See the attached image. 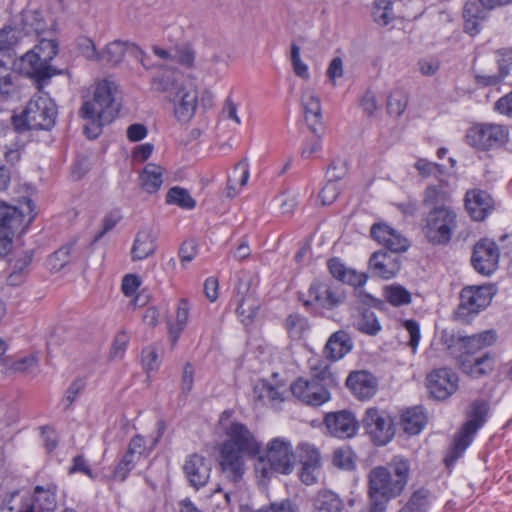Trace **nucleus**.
Here are the masks:
<instances>
[{"label":"nucleus","mask_w":512,"mask_h":512,"mask_svg":"<svg viewBox=\"0 0 512 512\" xmlns=\"http://www.w3.org/2000/svg\"><path fill=\"white\" fill-rule=\"evenodd\" d=\"M230 416V411H224L219 419L225 436L218 449L219 466L230 482L237 483L245 473V458L256 457L262 447L246 425L229 421Z\"/></svg>","instance_id":"f257e3e1"},{"label":"nucleus","mask_w":512,"mask_h":512,"mask_svg":"<svg viewBox=\"0 0 512 512\" xmlns=\"http://www.w3.org/2000/svg\"><path fill=\"white\" fill-rule=\"evenodd\" d=\"M409 471V462L402 457H394L387 465L369 471L367 493L371 512H386L389 501L402 494Z\"/></svg>","instance_id":"f03ea898"},{"label":"nucleus","mask_w":512,"mask_h":512,"mask_svg":"<svg viewBox=\"0 0 512 512\" xmlns=\"http://www.w3.org/2000/svg\"><path fill=\"white\" fill-rule=\"evenodd\" d=\"M116 85L108 80L100 81L96 84L93 96L85 100L79 111L80 115L90 121L89 125L84 126V133L88 138H96L101 127L110 123L117 112L115 104Z\"/></svg>","instance_id":"7ed1b4c3"},{"label":"nucleus","mask_w":512,"mask_h":512,"mask_svg":"<svg viewBox=\"0 0 512 512\" xmlns=\"http://www.w3.org/2000/svg\"><path fill=\"white\" fill-rule=\"evenodd\" d=\"M255 472L258 477L269 479L274 472L288 475L292 473L296 455L292 443L284 437L271 439L263 455H257Z\"/></svg>","instance_id":"20e7f679"},{"label":"nucleus","mask_w":512,"mask_h":512,"mask_svg":"<svg viewBox=\"0 0 512 512\" xmlns=\"http://www.w3.org/2000/svg\"><path fill=\"white\" fill-rule=\"evenodd\" d=\"M57 108L47 94L33 96L21 115L13 117V125L18 131L50 130L56 122Z\"/></svg>","instance_id":"39448f33"},{"label":"nucleus","mask_w":512,"mask_h":512,"mask_svg":"<svg viewBox=\"0 0 512 512\" xmlns=\"http://www.w3.org/2000/svg\"><path fill=\"white\" fill-rule=\"evenodd\" d=\"M457 226V215L451 206L432 208L424 218L423 233L434 245H445Z\"/></svg>","instance_id":"423d86ee"},{"label":"nucleus","mask_w":512,"mask_h":512,"mask_svg":"<svg viewBox=\"0 0 512 512\" xmlns=\"http://www.w3.org/2000/svg\"><path fill=\"white\" fill-rule=\"evenodd\" d=\"M496 293L493 285L467 286L461 290L460 304L455 312L456 319L468 324L480 311L485 309Z\"/></svg>","instance_id":"0eeeda50"},{"label":"nucleus","mask_w":512,"mask_h":512,"mask_svg":"<svg viewBox=\"0 0 512 512\" xmlns=\"http://www.w3.org/2000/svg\"><path fill=\"white\" fill-rule=\"evenodd\" d=\"M509 129L497 123H478L466 133L468 145L479 151H489L505 146L509 142Z\"/></svg>","instance_id":"6e6552de"},{"label":"nucleus","mask_w":512,"mask_h":512,"mask_svg":"<svg viewBox=\"0 0 512 512\" xmlns=\"http://www.w3.org/2000/svg\"><path fill=\"white\" fill-rule=\"evenodd\" d=\"M488 412L486 401H475L471 405L469 419L464 423L461 430L455 435L453 447L446 462H454L470 445L477 430L485 423Z\"/></svg>","instance_id":"1a4fd4ad"},{"label":"nucleus","mask_w":512,"mask_h":512,"mask_svg":"<svg viewBox=\"0 0 512 512\" xmlns=\"http://www.w3.org/2000/svg\"><path fill=\"white\" fill-rule=\"evenodd\" d=\"M362 426L371 441L377 446L386 445L395 435L391 417L383 410L369 408L362 418Z\"/></svg>","instance_id":"9d476101"},{"label":"nucleus","mask_w":512,"mask_h":512,"mask_svg":"<svg viewBox=\"0 0 512 512\" xmlns=\"http://www.w3.org/2000/svg\"><path fill=\"white\" fill-rule=\"evenodd\" d=\"M168 100L173 104V113L179 122L187 123L195 115L198 105V90L191 82L182 83L172 91Z\"/></svg>","instance_id":"9b49d317"},{"label":"nucleus","mask_w":512,"mask_h":512,"mask_svg":"<svg viewBox=\"0 0 512 512\" xmlns=\"http://www.w3.org/2000/svg\"><path fill=\"white\" fill-rule=\"evenodd\" d=\"M290 389L296 399L311 406H320L329 401L331 397L325 384L303 377L296 379Z\"/></svg>","instance_id":"f8f14e48"},{"label":"nucleus","mask_w":512,"mask_h":512,"mask_svg":"<svg viewBox=\"0 0 512 512\" xmlns=\"http://www.w3.org/2000/svg\"><path fill=\"white\" fill-rule=\"evenodd\" d=\"M15 66L20 74L34 79L39 90L56 73L50 64L29 51L15 62Z\"/></svg>","instance_id":"ddd939ff"},{"label":"nucleus","mask_w":512,"mask_h":512,"mask_svg":"<svg viewBox=\"0 0 512 512\" xmlns=\"http://www.w3.org/2000/svg\"><path fill=\"white\" fill-rule=\"evenodd\" d=\"M499 249L496 243L490 239L478 241L472 254V265L482 275H491L498 267Z\"/></svg>","instance_id":"4468645a"},{"label":"nucleus","mask_w":512,"mask_h":512,"mask_svg":"<svg viewBox=\"0 0 512 512\" xmlns=\"http://www.w3.org/2000/svg\"><path fill=\"white\" fill-rule=\"evenodd\" d=\"M427 388L435 399L445 400L456 392L458 377L446 368L433 370L427 375Z\"/></svg>","instance_id":"2eb2a0df"},{"label":"nucleus","mask_w":512,"mask_h":512,"mask_svg":"<svg viewBox=\"0 0 512 512\" xmlns=\"http://www.w3.org/2000/svg\"><path fill=\"white\" fill-rule=\"evenodd\" d=\"M211 470L210 460L197 453L188 456L183 465V472L188 483L196 490L208 483Z\"/></svg>","instance_id":"dca6fc26"},{"label":"nucleus","mask_w":512,"mask_h":512,"mask_svg":"<svg viewBox=\"0 0 512 512\" xmlns=\"http://www.w3.org/2000/svg\"><path fill=\"white\" fill-rule=\"evenodd\" d=\"M57 507L54 489L37 486L32 495L21 498L18 512H54Z\"/></svg>","instance_id":"f3484780"},{"label":"nucleus","mask_w":512,"mask_h":512,"mask_svg":"<svg viewBox=\"0 0 512 512\" xmlns=\"http://www.w3.org/2000/svg\"><path fill=\"white\" fill-rule=\"evenodd\" d=\"M324 423L331 435L341 439L353 437L358 427L355 416L346 410L328 413Z\"/></svg>","instance_id":"a211bd4d"},{"label":"nucleus","mask_w":512,"mask_h":512,"mask_svg":"<svg viewBox=\"0 0 512 512\" xmlns=\"http://www.w3.org/2000/svg\"><path fill=\"white\" fill-rule=\"evenodd\" d=\"M309 296L326 309H332L345 300V292L339 284L315 282L309 288Z\"/></svg>","instance_id":"6ab92c4d"},{"label":"nucleus","mask_w":512,"mask_h":512,"mask_svg":"<svg viewBox=\"0 0 512 512\" xmlns=\"http://www.w3.org/2000/svg\"><path fill=\"white\" fill-rule=\"evenodd\" d=\"M157 239L158 234L153 228H141L137 232L131 248L132 261H142L154 255L157 249Z\"/></svg>","instance_id":"aec40b11"},{"label":"nucleus","mask_w":512,"mask_h":512,"mask_svg":"<svg viewBox=\"0 0 512 512\" xmlns=\"http://www.w3.org/2000/svg\"><path fill=\"white\" fill-rule=\"evenodd\" d=\"M371 236L374 240L385 246L392 253L404 252L409 244L405 237L398 231L385 224H374L371 228Z\"/></svg>","instance_id":"412c9836"},{"label":"nucleus","mask_w":512,"mask_h":512,"mask_svg":"<svg viewBox=\"0 0 512 512\" xmlns=\"http://www.w3.org/2000/svg\"><path fill=\"white\" fill-rule=\"evenodd\" d=\"M369 266L375 276L383 279L394 277L401 268L399 256L388 251L374 252L370 257Z\"/></svg>","instance_id":"4be33fe9"},{"label":"nucleus","mask_w":512,"mask_h":512,"mask_svg":"<svg viewBox=\"0 0 512 512\" xmlns=\"http://www.w3.org/2000/svg\"><path fill=\"white\" fill-rule=\"evenodd\" d=\"M465 207L476 221H482L493 210L494 201L485 191L473 189L465 195Z\"/></svg>","instance_id":"5701e85b"},{"label":"nucleus","mask_w":512,"mask_h":512,"mask_svg":"<svg viewBox=\"0 0 512 512\" xmlns=\"http://www.w3.org/2000/svg\"><path fill=\"white\" fill-rule=\"evenodd\" d=\"M498 73L492 75L477 74L475 80L482 87L496 86L501 83L512 69V49L503 48L496 52Z\"/></svg>","instance_id":"b1692460"},{"label":"nucleus","mask_w":512,"mask_h":512,"mask_svg":"<svg viewBox=\"0 0 512 512\" xmlns=\"http://www.w3.org/2000/svg\"><path fill=\"white\" fill-rule=\"evenodd\" d=\"M346 385L361 400L371 398L377 391V380L367 371L351 372Z\"/></svg>","instance_id":"393cba45"},{"label":"nucleus","mask_w":512,"mask_h":512,"mask_svg":"<svg viewBox=\"0 0 512 512\" xmlns=\"http://www.w3.org/2000/svg\"><path fill=\"white\" fill-rule=\"evenodd\" d=\"M25 227V217L16 207L6 206L0 211V236L6 235L9 241V251L16 232ZM2 237H0L1 239Z\"/></svg>","instance_id":"a878e982"},{"label":"nucleus","mask_w":512,"mask_h":512,"mask_svg":"<svg viewBox=\"0 0 512 512\" xmlns=\"http://www.w3.org/2000/svg\"><path fill=\"white\" fill-rule=\"evenodd\" d=\"M352 347L353 343L349 334L344 330H339L329 337L323 352L326 358L336 361L349 353Z\"/></svg>","instance_id":"bb28decb"},{"label":"nucleus","mask_w":512,"mask_h":512,"mask_svg":"<svg viewBox=\"0 0 512 512\" xmlns=\"http://www.w3.org/2000/svg\"><path fill=\"white\" fill-rule=\"evenodd\" d=\"M495 339V333L492 330H486L471 336H459L457 343L463 350V354L461 356H467L470 358L479 350L492 345Z\"/></svg>","instance_id":"cd10ccee"},{"label":"nucleus","mask_w":512,"mask_h":512,"mask_svg":"<svg viewBox=\"0 0 512 512\" xmlns=\"http://www.w3.org/2000/svg\"><path fill=\"white\" fill-rule=\"evenodd\" d=\"M33 253L31 250L19 251L10 260V273L7 283L11 286L22 284L28 274V267L31 264Z\"/></svg>","instance_id":"c85d7f7f"},{"label":"nucleus","mask_w":512,"mask_h":512,"mask_svg":"<svg viewBox=\"0 0 512 512\" xmlns=\"http://www.w3.org/2000/svg\"><path fill=\"white\" fill-rule=\"evenodd\" d=\"M302 106L305 120L310 129L315 132L316 125L320 124L322 118V109L319 97L310 89H305L302 93Z\"/></svg>","instance_id":"c756f323"},{"label":"nucleus","mask_w":512,"mask_h":512,"mask_svg":"<svg viewBox=\"0 0 512 512\" xmlns=\"http://www.w3.org/2000/svg\"><path fill=\"white\" fill-rule=\"evenodd\" d=\"M459 365L464 373L474 378L482 377L493 369V361L488 354L479 358L460 356Z\"/></svg>","instance_id":"7c9ffc66"},{"label":"nucleus","mask_w":512,"mask_h":512,"mask_svg":"<svg viewBox=\"0 0 512 512\" xmlns=\"http://www.w3.org/2000/svg\"><path fill=\"white\" fill-rule=\"evenodd\" d=\"M130 49L142 53V51L133 43L114 40L108 43L100 53L99 61L116 66L123 60L126 51Z\"/></svg>","instance_id":"2f4dec72"},{"label":"nucleus","mask_w":512,"mask_h":512,"mask_svg":"<svg viewBox=\"0 0 512 512\" xmlns=\"http://www.w3.org/2000/svg\"><path fill=\"white\" fill-rule=\"evenodd\" d=\"M164 169L154 163H148L140 173V186L149 193L157 192L163 183Z\"/></svg>","instance_id":"473e14b6"},{"label":"nucleus","mask_w":512,"mask_h":512,"mask_svg":"<svg viewBox=\"0 0 512 512\" xmlns=\"http://www.w3.org/2000/svg\"><path fill=\"white\" fill-rule=\"evenodd\" d=\"M253 396L255 401L258 403L262 405H271L272 407H277L284 401L279 389L267 381H260L254 386Z\"/></svg>","instance_id":"72a5a7b5"},{"label":"nucleus","mask_w":512,"mask_h":512,"mask_svg":"<svg viewBox=\"0 0 512 512\" xmlns=\"http://www.w3.org/2000/svg\"><path fill=\"white\" fill-rule=\"evenodd\" d=\"M426 415L420 407L406 410L401 417V425L405 433L418 434L426 424Z\"/></svg>","instance_id":"f704fd0d"},{"label":"nucleus","mask_w":512,"mask_h":512,"mask_svg":"<svg viewBox=\"0 0 512 512\" xmlns=\"http://www.w3.org/2000/svg\"><path fill=\"white\" fill-rule=\"evenodd\" d=\"M21 31L24 35H40L46 30V22L37 10H25L20 19Z\"/></svg>","instance_id":"c9c22d12"},{"label":"nucleus","mask_w":512,"mask_h":512,"mask_svg":"<svg viewBox=\"0 0 512 512\" xmlns=\"http://www.w3.org/2000/svg\"><path fill=\"white\" fill-rule=\"evenodd\" d=\"M450 193L447 186L443 183L429 185L423 194V205L427 208H436L437 206H449Z\"/></svg>","instance_id":"e433bc0d"},{"label":"nucleus","mask_w":512,"mask_h":512,"mask_svg":"<svg viewBox=\"0 0 512 512\" xmlns=\"http://www.w3.org/2000/svg\"><path fill=\"white\" fill-rule=\"evenodd\" d=\"M249 179V168L248 162L246 159L238 162L232 173L228 177L227 189L228 196L234 197L240 188L244 187L247 184Z\"/></svg>","instance_id":"4c0bfd02"},{"label":"nucleus","mask_w":512,"mask_h":512,"mask_svg":"<svg viewBox=\"0 0 512 512\" xmlns=\"http://www.w3.org/2000/svg\"><path fill=\"white\" fill-rule=\"evenodd\" d=\"M310 373L312 377L311 380L325 384L327 388L332 385H337L336 375L331 371L330 366L322 360L314 359L310 361Z\"/></svg>","instance_id":"58836bf2"},{"label":"nucleus","mask_w":512,"mask_h":512,"mask_svg":"<svg viewBox=\"0 0 512 512\" xmlns=\"http://www.w3.org/2000/svg\"><path fill=\"white\" fill-rule=\"evenodd\" d=\"M489 10L483 0H467L463 7V17L467 29H474L478 19L485 18V11Z\"/></svg>","instance_id":"ea45409f"},{"label":"nucleus","mask_w":512,"mask_h":512,"mask_svg":"<svg viewBox=\"0 0 512 512\" xmlns=\"http://www.w3.org/2000/svg\"><path fill=\"white\" fill-rule=\"evenodd\" d=\"M354 327L361 333L375 336L381 330V325L376 317V314L370 310L365 309L355 320Z\"/></svg>","instance_id":"a19ab883"},{"label":"nucleus","mask_w":512,"mask_h":512,"mask_svg":"<svg viewBox=\"0 0 512 512\" xmlns=\"http://www.w3.org/2000/svg\"><path fill=\"white\" fill-rule=\"evenodd\" d=\"M189 316V304L186 299H181L176 312V323L169 325V335L175 344L183 331Z\"/></svg>","instance_id":"79ce46f5"},{"label":"nucleus","mask_w":512,"mask_h":512,"mask_svg":"<svg viewBox=\"0 0 512 512\" xmlns=\"http://www.w3.org/2000/svg\"><path fill=\"white\" fill-rule=\"evenodd\" d=\"M182 83L172 71H165L161 76L153 78L152 82L156 91L167 94V99L171 96L172 91L176 90Z\"/></svg>","instance_id":"37998d69"},{"label":"nucleus","mask_w":512,"mask_h":512,"mask_svg":"<svg viewBox=\"0 0 512 512\" xmlns=\"http://www.w3.org/2000/svg\"><path fill=\"white\" fill-rule=\"evenodd\" d=\"M342 500L333 492L325 491L319 494L316 501V512H341Z\"/></svg>","instance_id":"c03bdc74"},{"label":"nucleus","mask_w":512,"mask_h":512,"mask_svg":"<svg viewBox=\"0 0 512 512\" xmlns=\"http://www.w3.org/2000/svg\"><path fill=\"white\" fill-rule=\"evenodd\" d=\"M237 301L236 313L243 323H249L255 317L260 303L257 297H245Z\"/></svg>","instance_id":"a18cd8bd"},{"label":"nucleus","mask_w":512,"mask_h":512,"mask_svg":"<svg viewBox=\"0 0 512 512\" xmlns=\"http://www.w3.org/2000/svg\"><path fill=\"white\" fill-rule=\"evenodd\" d=\"M429 507V493L424 489L415 491L398 512H426Z\"/></svg>","instance_id":"49530a36"},{"label":"nucleus","mask_w":512,"mask_h":512,"mask_svg":"<svg viewBox=\"0 0 512 512\" xmlns=\"http://www.w3.org/2000/svg\"><path fill=\"white\" fill-rule=\"evenodd\" d=\"M166 202L184 209H192L196 204L186 189L177 186L168 191L166 195Z\"/></svg>","instance_id":"de8ad7c7"},{"label":"nucleus","mask_w":512,"mask_h":512,"mask_svg":"<svg viewBox=\"0 0 512 512\" xmlns=\"http://www.w3.org/2000/svg\"><path fill=\"white\" fill-rule=\"evenodd\" d=\"M390 0H374L372 7V17L375 23L380 26H386L393 18Z\"/></svg>","instance_id":"09e8293b"},{"label":"nucleus","mask_w":512,"mask_h":512,"mask_svg":"<svg viewBox=\"0 0 512 512\" xmlns=\"http://www.w3.org/2000/svg\"><path fill=\"white\" fill-rule=\"evenodd\" d=\"M385 299L393 306L406 305L411 302V294L400 285L386 286L384 289Z\"/></svg>","instance_id":"8fccbe9b"},{"label":"nucleus","mask_w":512,"mask_h":512,"mask_svg":"<svg viewBox=\"0 0 512 512\" xmlns=\"http://www.w3.org/2000/svg\"><path fill=\"white\" fill-rule=\"evenodd\" d=\"M332 463L337 468L352 470L355 467V454L350 447H340L333 452Z\"/></svg>","instance_id":"3c124183"},{"label":"nucleus","mask_w":512,"mask_h":512,"mask_svg":"<svg viewBox=\"0 0 512 512\" xmlns=\"http://www.w3.org/2000/svg\"><path fill=\"white\" fill-rule=\"evenodd\" d=\"M29 52L35 53L40 60L50 64L58 52V43L53 39H41L39 43Z\"/></svg>","instance_id":"603ef678"},{"label":"nucleus","mask_w":512,"mask_h":512,"mask_svg":"<svg viewBox=\"0 0 512 512\" xmlns=\"http://www.w3.org/2000/svg\"><path fill=\"white\" fill-rule=\"evenodd\" d=\"M74 243H68L49 256L47 264L52 271L61 270L70 260V253Z\"/></svg>","instance_id":"864d4df0"},{"label":"nucleus","mask_w":512,"mask_h":512,"mask_svg":"<svg viewBox=\"0 0 512 512\" xmlns=\"http://www.w3.org/2000/svg\"><path fill=\"white\" fill-rule=\"evenodd\" d=\"M408 96L402 90H394L387 101V111L391 115L400 116L406 109Z\"/></svg>","instance_id":"5fc2aeb1"},{"label":"nucleus","mask_w":512,"mask_h":512,"mask_svg":"<svg viewBox=\"0 0 512 512\" xmlns=\"http://www.w3.org/2000/svg\"><path fill=\"white\" fill-rule=\"evenodd\" d=\"M24 36L17 26H6L0 30V49L7 50L16 45Z\"/></svg>","instance_id":"6e6d98bb"},{"label":"nucleus","mask_w":512,"mask_h":512,"mask_svg":"<svg viewBox=\"0 0 512 512\" xmlns=\"http://www.w3.org/2000/svg\"><path fill=\"white\" fill-rule=\"evenodd\" d=\"M21 498L18 491L0 494V512H18Z\"/></svg>","instance_id":"4d7b16f0"},{"label":"nucleus","mask_w":512,"mask_h":512,"mask_svg":"<svg viewBox=\"0 0 512 512\" xmlns=\"http://www.w3.org/2000/svg\"><path fill=\"white\" fill-rule=\"evenodd\" d=\"M298 448L300 451L301 464L321 466L320 453L314 446L308 443H301Z\"/></svg>","instance_id":"13d9d810"},{"label":"nucleus","mask_w":512,"mask_h":512,"mask_svg":"<svg viewBox=\"0 0 512 512\" xmlns=\"http://www.w3.org/2000/svg\"><path fill=\"white\" fill-rule=\"evenodd\" d=\"M137 461L138 460L136 458L125 453L113 471V478L115 480L124 481L129 472L135 467Z\"/></svg>","instance_id":"bf43d9fd"},{"label":"nucleus","mask_w":512,"mask_h":512,"mask_svg":"<svg viewBox=\"0 0 512 512\" xmlns=\"http://www.w3.org/2000/svg\"><path fill=\"white\" fill-rule=\"evenodd\" d=\"M291 62L295 74L305 80H308L310 75L307 65L302 62L300 58V47L293 43L291 45Z\"/></svg>","instance_id":"052dcab7"},{"label":"nucleus","mask_w":512,"mask_h":512,"mask_svg":"<svg viewBox=\"0 0 512 512\" xmlns=\"http://www.w3.org/2000/svg\"><path fill=\"white\" fill-rule=\"evenodd\" d=\"M77 49L88 60L99 61L100 59V53L97 52L94 42L88 37L77 39Z\"/></svg>","instance_id":"680f3d73"},{"label":"nucleus","mask_w":512,"mask_h":512,"mask_svg":"<svg viewBox=\"0 0 512 512\" xmlns=\"http://www.w3.org/2000/svg\"><path fill=\"white\" fill-rule=\"evenodd\" d=\"M340 194V188L336 181L328 179L327 183L321 189L319 198L323 205L332 204Z\"/></svg>","instance_id":"e2e57ef3"},{"label":"nucleus","mask_w":512,"mask_h":512,"mask_svg":"<svg viewBox=\"0 0 512 512\" xmlns=\"http://www.w3.org/2000/svg\"><path fill=\"white\" fill-rule=\"evenodd\" d=\"M129 342V336L125 331H120L114 338L110 357L112 359H122Z\"/></svg>","instance_id":"0e129e2a"},{"label":"nucleus","mask_w":512,"mask_h":512,"mask_svg":"<svg viewBox=\"0 0 512 512\" xmlns=\"http://www.w3.org/2000/svg\"><path fill=\"white\" fill-rule=\"evenodd\" d=\"M321 472V466L301 464L299 477L305 485H313L317 482Z\"/></svg>","instance_id":"69168bd1"},{"label":"nucleus","mask_w":512,"mask_h":512,"mask_svg":"<svg viewBox=\"0 0 512 512\" xmlns=\"http://www.w3.org/2000/svg\"><path fill=\"white\" fill-rule=\"evenodd\" d=\"M194 59V53L187 47L173 49V61L180 65L190 68L193 66Z\"/></svg>","instance_id":"338daca9"},{"label":"nucleus","mask_w":512,"mask_h":512,"mask_svg":"<svg viewBox=\"0 0 512 512\" xmlns=\"http://www.w3.org/2000/svg\"><path fill=\"white\" fill-rule=\"evenodd\" d=\"M347 173V164L345 161L337 159L331 162L327 170V177L338 182L343 179Z\"/></svg>","instance_id":"774afa93"}]
</instances>
